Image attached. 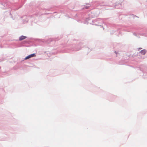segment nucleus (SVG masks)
Wrapping results in <instances>:
<instances>
[{"label":"nucleus","mask_w":147,"mask_h":147,"mask_svg":"<svg viewBox=\"0 0 147 147\" xmlns=\"http://www.w3.org/2000/svg\"><path fill=\"white\" fill-rule=\"evenodd\" d=\"M35 56H36V55H35V54H32L30 55H28V56H27L26 57L25 59V60L27 59H28L31 58V57H35Z\"/></svg>","instance_id":"1"},{"label":"nucleus","mask_w":147,"mask_h":147,"mask_svg":"<svg viewBox=\"0 0 147 147\" xmlns=\"http://www.w3.org/2000/svg\"><path fill=\"white\" fill-rule=\"evenodd\" d=\"M26 38V37L25 36H22L20 37L19 40H22L25 39Z\"/></svg>","instance_id":"2"},{"label":"nucleus","mask_w":147,"mask_h":147,"mask_svg":"<svg viewBox=\"0 0 147 147\" xmlns=\"http://www.w3.org/2000/svg\"><path fill=\"white\" fill-rule=\"evenodd\" d=\"M140 53L142 55H145L146 53V51L145 50H143L140 51Z\"/></svg>","instance_id":"3"},{"label":"nucleus","mask_w":147,"mask_h":147,"mask_svg":"<svg viewBox=\"0 0 147 147\" xmlns=\"http://www.w3.org/2000/svg\"><path fill=\"white\" fill-rule=\"evenodd\" d=\"M90 5H88V6H85V7L84 8H84H85L86 9H88L90 7Z\"/></svg>","instance_id":"4"}]
</instances>
